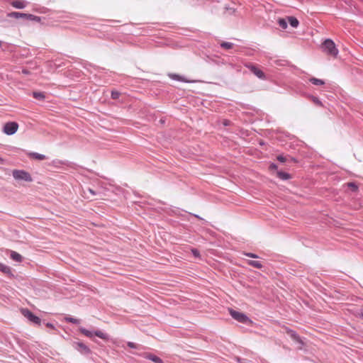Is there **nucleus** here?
Segmentation results:
<instances>
[{
	"instance_id": "7c9ffc66",
	"label": "nucleus",
	"mask_w": 363,
	"mask_h": 363,
	"mask_svg": "<svg viewBox=\"0 0 363 363\" xmlns=\"http://www.w3.org/2000/svg\"><path fill=\"white\" fill-rule=\"evenodd\" d=\"M243 255L248 257H250V258H255V259L259 258V256L257 255L252 253V252H244Z\"/></svg>"
},
{
	"instance_id": "c756f323",
	"label": "nucleus",
	"mask_w": 363,
	"mask_h": 363,
	"mask_svg": "<svg viewBox=\"0 0 363 363\" xmlns=\"http://www.w3.org/2000/svg\"><path fill=\"white\" fill-rule=\"evenodd\" d=\"M127 345L130 348H133V349H140V345H139L135 342H128Z\"/></svg>"
},
{
	"instance_id": "ea45409f",
	"label": "nucleus",
	"mask_w": 363,
	"mask_h": 363,
	"mask_svg": "<svg viewBox=\"0 0 363 363\" xmlns=\"http://www.w3.org/2000/svg\"><path fill=\"white\" fill-rule=\"evenodd\" d=\"M4 159H2L1 157H0V164H4Z\"/></svg>"
},
{
	"instance_id": "7ed1b4c3",
	"label": "nucleus",
	"mask_w": 363,
	"mask_h": 363,
	"mask_svg": "<svg viewBox=\"0 0 363 363\" xmlns=\"http://www.w3.org/2000/svg\"><path fill=\"white\" fill-rule=\"evenodd\" d=\"M229 313L232 318L241 323H247L250 320L249 318L243 313L229 308Z\"/></svg>"
},
{
	"instance_id": "412c9836",
	"label": "nucleus",
	"mask_w": 363,
	"mask_h": 363,
	"mask_svg": "<svg viewBox=\"0 0 363 363\" xmlns=\"http://www.w3.org/2000/svg\"><path fill=\"white\" fill-rule=\"evenodd\" d=\"M277 176L282 180H287L291 177L289 174L281 171L277 172Z\"/></svg>"
},
{
	"instance_id": "9d476101",
	"label": "nucleus",
	"mask_w": 363,
	"mask_h": 363,
	"mask_svg": "<svg viewBox=\"0 0 363 363\" xmlns=\"http://www.w3.org/2000/svg\"><path fill=\"white\" fill-rule=\"evenodd\" d=\"M12 6L16 9H22L26 6V4L23 0H15L11 2Z\"/></svg>"
},
{
	"instance_id": "37998d69",
	"label": "nucleus",
	"mask_w": 363,
	"mask_h": 363,
	"mask_svg": "<svg viewBox=\"0 0 363 363\" xmlns=\"http://www.w3.org/2000/svg\"><path fill=\"white\" fill-rule=\"evenodd\" d=\"M360 316L363 318V313L360 314Z\"/></svg>"
},
{
	"instance_id": "f8f14e48",
	"label": "nucleus",
	"mask_w": 363,
	"mask_h": 363,
	"mask_svg": "<svg viewBox=\"0 0 363 363\" xmlns=\"http://www.w3.org/2000/svg\"><path fill=\"white\" fill-rule=\"evenodd\" d=\"M28 155L30 158H33V159H35V160H43L46 159V156L45 155L40 154V153H38V152H29L28 154Z\"/></svg>"
},
{
	"instance_id": "473e14b6",
	"label": "nucleus",
	"mask_w": 363,
	"mask_h": 363,
	"mask_svg": "<svg viewBox=\"0 0 363 363\" xmlns=\"http://www.w3.org/2000/svg\"><path fill=\"white\" fill-rule=\"evenodd\" d=\"M277 159L279 162H282V163H284L286 161V157L282 155H278Z\"/></svg>"
},
{
	"instance_id": "4be33fe9",
	"label": "nucleus",
	"mask_w": 363,
	"mask_h": 363,
	"mask_svg": "<svg viewBox=\"0 0 363 363\" xmlns=\"http://www.w3.org/2000/svg\"><path fill=\"white\" fill-rule=\"evenodd\" d=\"M79 331L83 334L85 336L88 337H92L93 335H94V332H91L90 330H86V328H79Z\"/></svg>"
},
{
	"instance_id": "c85d7f7f",
	"label": "nucleus",
	"mask_w": 363,
	"mask_h": 363,
	"mask_svg": "<svg viewBox=\"0 0 363 363\" xmlns=\"http://www.w3.org/2000/svg\"><path fill=\"white\" fill-rule=\"evenodd\" d=\"M235 359L236 360V362H238V363H250V360L247 359H245V358H241L240 357H235Z\"/></svg>"
},
{
	"instance_id": "72a5a7b5",
	"label": "nucleus",
	"mask_w": 363,
	"mask_h": 363,
	"mask_svg": "<svg viewBox=\"0 0 363 363\" xmlns=\"http://www.w3.org/2000/svg\"><path fill=\"white\" fill-rule=\"evenodd\" d=\"M24 18L26 19V20H31V21H33V19H34V15L29 14V13H26V16H25Z\"/></svg>"
},
{
	"instance_id": "c03bdc74",
	"label": "nucleus",
	"mask_w": 363,
	"mask_h": 363,
	"mask_svg": "<svg viewBox=\"0 0 363 363\" xmlns=\"http://www.w3.org/2000/svg\"><path fill=\"white\" fill-rule=\"evenodd\" d=\"M1 45V41H0V46Z\"/></svg>"
},
{
	"instance_id": "4c0bfd02",
	"label": "nucleus",
	"mask_w": 363,
	"mask_h": 363,
	"mask_svg": "<svg viewBox=\"0 0 363 363\" xmlns=\"http://www.w3.org/2000/svg\"><path fill=\"white\" fill-rule=\"evenodd\" d=\"M46 326L48 327V328H54V325L53 324L50 323H46Z\"/></svg>"
},
{
	"instance_id": "bb28decb",
	"label": "nucleus",
	"mask_w": 363,
	"mask_h": 363,
	"mask_svg": "<svg viewBox=\"0 0 363 363\" xmlns=\"http://www.w3.org/2000/svg\"><path fill=\"white\" fill-rule=\"evenodd\" d=\"M310 98L311 99L313 102L314 104H315L316 105L320 106H321L323 105L322 102L320 101V99L318 97L314 96H311Z\"/></svg>"
},
{
	"instance_id": "f03ea898",
	"label": "nucleus",
	"mask_w": 363,
	"mask_h": 363,
	"mask_svg": "<svg viewBox=\"0 0 363 363\" xmlns=\"http://www.w3.org/2000/svg\"><path fill=\"white\" fill-rule=\"evenodd\" d=\"M12 175L16 180H23L29 182L33 181L30 174L25 170L15 169L13 171Z\"/></svg>"
},
{
	"instance_id": "6ab92c4d",
	"label": "nucleus",
	"mask_w": 363,
	"mask_h": 363,
	"mask_svg": "<svg viewBox=\"0 0 363 363\" xmlns=\"http://www.w3.org/2000/svg\"><path fill=\"white\" fill-rule=\"evenodd\" d=\"M33 96L37 100L43 101L45 98V95L43 92L40 91H33Z\"/></svg>"
},
{
	"instance_id": "dca6fc26",
	"label": "nucleus",
	"mask_w": 363,
	"mask_h": 363,
	"mask_svg": "<svg viewBox=\"0 0 363 363\" xmlns=\"http://www.w3.org/2000/svg\"><path fill=\"white\" fill-rule=\"evenodd\" d=\"M94 335L97 336L98 337H99L102 340H108L109 339L108 335L105 333H103L101 330H96L94 332Z\"/></svg>"
},
{
	"instance_id": "1a4fd4ad",
	"label": "nucleus",
	"mask_w": 363,
	"mask_h": 363,
	"mask_svg": "<svg viewBox=\"0 0 363 363\" xmlns=\"http://www.w3.org/2000/svg\"><path fill=\"white\" fill-rule=\"evenodd\" d=\"M168 76L172 79H174V80H177V81H179V82H186V83H191V82H193V81L191 80H188V79H186L184 78V77L183 76H181V75H179V74H169Z\"/></svg>"
},
{
	"instance_id": "393cba45",
	"label": "nucleus",
	"mask_w": 363,
	"mask_h": 363,
	"mask_svg": "<svg viewBox=\"0 0 363 363\" xmlns=\"http://www.w3.org/2000/svg\"><path fill=\"white\" fill-rule=\"evenodd\" d=\"M66 321L68 323H72L73 324H79L80 323V320L72 318V317H67L65 318Z\"/></svg>"
},
{
	"instance_id": "79ce46f5",
	"label": "nucleus",
	"mask_w": 363,
	"mask_h": 363,
	"mask_svg": "<svg viewBox=\"0 0 363 363\" xmlns=\"http://www.w3.org/2000/svg\"><path fill=\"white\" fill-rule=\"evenodd\" d=\"M224 125H228V123L227 121H225V122H224Z\"/></svg>"
},
{
	"instance_id": "4468645a",
	"label": "nucleus",
	"mask_w": 363,
	"mask_h": 363,
	"mask_svg": "<svg viewBox=\"0 0 363 363\" xmlns=\"http://www.w3.org/2000/svg\"><path fill=\"white\" fill-rule=\"evenodd\" d=\"M287 19L288 23H289L292 28H297L298 26L299 22L296 17L289 16Z\"/></svg>"
},
{
	"instance_id": "cd10ccee",
	"label": "nucleus",
	"mask_w": 363,
	"mask_h": 363,
	"mask_svg": "<svg viewBox=\"0 0 363 363\" xmlns=\"http://www.w3.org/2000/svg\"><path fill=\"white\" fill-rule=\"evenodd\" d=\"M111 98H112L113 99H115V100H116V99H118L120 97V96H121V93H120L119 91H118L113 90V91H111Z\"/></svg>"
},
{
	"instance_id": "e433bc0d",
	"label": "nucleus",
	"mask_w": 363,
	"mask_h": 363,
	"mask_svg": "<svg viewBox=\"0 0 363 363\" xmlns=\"http://www.w3.org/2000/svg\"><path fill=\"white\" fill-rule=\"evenodd\" d=\"M33 21L39 22V21H40V18L39 16H34V19H33Z\"/></svg>"
},
{
	"instance_id": "0eeeda50",
	"label": "nucleus",
	"mask_w": 363,
	"mask_h": 363,
	"mask_svg": "<svg viewBox=\"0 0 363 363\" xmlns=\"http://www.w3.org/2000/svg\"><path fill=\"white\" fill-rule=\"evenodd\" d=\"M74 348L82 354H89L91 350L85 344L81 342L74 343Z\"/></svg>"
},
{
	"instance_id": "2f4dec72",
	"label": "nucleus",
	"mask_w": 363,
	"mask_h": 363,
	"mask_svg": "<svg viewBox=\"0 0 363 363\" xmlns=\"http://www.w3.org/2000/svg\"><path fill=\"white\" fill-rule=\"evenodd\" d=\"M191 253L195 257H200V252L197 249H191Z\"/></svg>"
},
{
	"instance_id": "f704fd0d",
	"label": "nucleus",
	"mask_w": 363,
	"mask_h": 363,
	"mask_svg": "<svg viewBox=\"0 0 363 363\" xmlns=\"http://www.w3.org/2000/svg\"><path fill=\"white\" fill-rule=\"evenodd\" d=\"M269 169H272V170L277 169V165L276 164H274V163H272L269 165Z\"/></svg>"
},
{
	"instance_id": "5701e85b",
	"label": "nucleus",
	"mask_w": 363,
	"mask_h": 363,
	"mask_svg": "<svg viewBox=\"0 0 363 363\" xmlns=\"http://www.w3.org/2000/svg\"><path fill=\"white\" fill-rule=\"evenodd\" d=\"M278 24L282 29H286L288 26V21L285 18H279Z\"/></svg>"
},
{
	"instance_id": "a211bd4d",
	"label": "nucleus",
	"mask_w": 363,
	"mask_h": 363,
	"mask_svg": "<svg viewBox=\"0 0 363 363\" xmlns=\"http://www.w3.org/2000/svg\"><path fill=\"white\" fill-rule=\"evenodd\" d=\"M247 263L257 269H262L263 267L262 264L259 261H255V260H247Z\"/></svg>"
},
{
	"instance_id": "ddd939ff",
	"label": "nucleus",
	"mask_w": 363,
	"mask_h": 363,
	"mask_svg": "<svg viewBox=\"0 0 363 363\" xmlns=\"http://www.w3.org/2000/svg\"><path fill=\"white\" fill-rule=\"evenodd\" d=\"M10 257L15 262H21L23 260V257L15 251H11Z\"/></svg>"
},
{
	"instance_id": "b1692460",
	"label": "nucleus",
	"mask_w": 363,
	"mask_h": 363,
	"mask_svg": "<svg viewBox=\"0 0 363 363\" xmlns=\"http://www.w3.org/2000/svg\"><path fill=\"white\" fill-rule=\"evenodd\" d=\"M233 46H234V44L233 43H230V42H222L220 43V48H222L223 49H226V50L231 49L233 48Z\"/></svg>"
},
{
	"instance_id": "20e7f679",
	"label": "nucleus",
	"mask_w": 363,
	"mask_h": 363,
	"mask_svg": "<svg viewBox=\"0 0 363 363\" xmlns=\"http://www.w3.org/2000/svg\"><path fill=\"white\" fill-rule=\"evenodd\" d=\"M18 128V124L16 122H8L3 128V132L8 135H11L16 133Z\"/></svg>"
},
{
	"instance_id": "a878e982",
	"label": "nucleus",
	"mask_w": 363,
	"mask_h": 363,
	"mask_svg": "<svg viewBox=\"0 0 363 363\" xmlns=\"http://www.w3.org/2000/svg\"><path fill=\"white\" fill-rule=\"evenodd\" d=\"M347 185L352 189V191H357L358 190L357 185L354 182H349L347 184Z\"/></svg>"
},
{
	"instance_id": "f3484780",
	"label": "nucleus",
	"mask_w": 363,
	"mask_h": 363,
	"mask_svg": "<svg viewBox=\"0 0 363 363\" xmlns=\"http://www.w3.org/2000/svg\"><path fill=\"white\" fill-rule=\"evenodd\" d=\"M25 16H26V13L16 12V11L11 12L7 14V16L11 17V18H24Z\"/></svg>"
},
{
	"instance_id": "423d86ee",
	"label": "nucleus",
	"mask_w": 363,
	"mask_h": 363,
	"mask_svg": "<svg viewBox=\"0 0 363 363\" xmlns=\"http://www.w3.org/2000/svg\"><path fill=\"white\" fill-rule=\"evenodd\" d=\"M23 315L28 318L30 322L33 323L35 325H40L41 320L39 317L34 315L28 309H23L22 311Z\"/></svg>"
},
{
	"instance_id": "9b49d317",
	"label": "nucleus",
	"mask_w": 363,
	"mask_h": 363,
	"mask_svg": "<svg viewBox=\"0 0 363 363\" xmlns=\"http://www.w3.org/2000/svg\"><path fill=\"white\" fill-rule=\"evenodd\" d=\"M0 272L7 275H13L11 267L1 262H0Z\"/></svg>"
},
{
	"instance_id": "2eb2a0df",
	"label": "nucleus",
	"mask_w": 363,
	"mask_h": 363,
	"mask_svg": "<svg viewBox=\"0 0 363 363\" xmlns=\"http://www.w3.org/2000/svg\"><path fill=\"white\" fill-rule=\"evenodd\" d=\"M288 334L291 337V338L294 340H295V341H296V342H299L301 344H303L302 340H301V337H299V335L295 331H294L292 330H290L288 332Z\"/></svg>"
},
{
	"instance_id": "6e6552de",
	"label": "nucleus",
	"mask_w": 363,
	"mask_h": 363,
	"mask_svg": "<svg viewBox=\"0 0 363 363\" xmlns=\"http://www.w3.org/2000/svg\"><path fill=\"white\" fill-rule=\"evenodd\" d=\"M137 354L140 355L147 359L151 360L155 363H163V361L160 357H159L152 353L144 352L143 354Z\"/></svg>"
},
{
	"instance_id": "a19ab883",
	"label": "nucleus",
	"mask_w": 363,
	"mask_h": 363,
	"mask_svg": "<svg viewBox=\"0 0 363 363\" xmlns=\"http://www.w3.org/2000/svg\"><path fill=\"white\" fill-rule=\"evenodd\" d=\"M196 218H199V219H201V218H200L198 215H194Z\"/></svg>"
},
{
	"instance_id": "c9c22d12",
	"label": "nucleus",
	"mask_w": 363,
	"mask_h": 363,
	"mask_svg": "<svg viewBox=\"0 0 363 363\" xmlns=\"http://www.w3.org/2000/svg\"><path fill=\"white\" fill-rule=\"evenodd\" d=\"M22 73H23V74H25V75H28V74H30V71H29L28 69H22Z\"/></svg>"
},
{
	"instance_id": "f257e3e1",
	"label": "nucleus",
	"mask_w": 363,
	"mask_h": 363,
	"mask_svg": "<svg viewBox=\"0 0 363 363\" xmlns=\"http://www.w3.org/2000/svg\"><path fill=\"white\" fill-rule=\"evenodd\" d=\"M321 48L324 52L336 57L338 55V50L336 48L335 43L330 39H326L321 45Z\"/></svg>"
},
{
	"instance_id": "39448f33",
	"label": "nucleus",
	"mask_w": 363,
	"mask_h": 363,
	"mask_svg": "<svg viewBox=\"0 0 363 363\" xmlns=\"http://www.w3.org/2000/svg\"><path fill=\"white\" fill-rule=\"evenodd\" d=\"M245 66L247 68H248L251 71V72H252L259 79H265V74L261 69H259L256 65L252 63H247L245 65Z\"/></svg>"
},
{
	"instance_id": "58836bf2",
	"label": "nucleus",
	"mask_w": 363,
	"mask_h": 363,
	"mask_svg": "<svg viewBox=\"0 0 363 363\" xmlns=\"http://www.w3.org/2000/svg\"><path fill=\"white\" fill-rule=\"evenodd\" d=\"M89 191L92 195H94H94H96V192H95L94 190H92L91 189H89Z\"/></svg>"
},
{
	"instance_id": "aec40b11",
	"label": "nucleus",
	"mask_w": 363,
	"mask_h": 363,
	"mask_svg": "<svg viewBox=\"0 0 363 363\" xmlns=\"http://www.w3.org/2000/svg\"><path fill=\"white\" fill-rule=\"evenodd\" d=\"M309 82H311L313 84L317 85V86H321V85L325 84V82L323 80L317 79L315 77L311 78L309 79Z\"/></svg>"
}]
</instances>
